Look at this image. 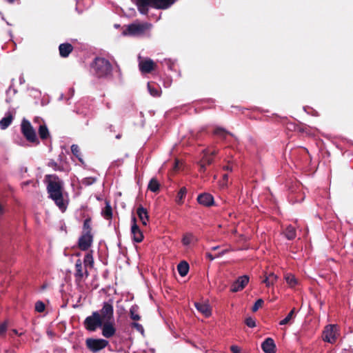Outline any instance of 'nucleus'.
Instances as JSON below:
<instances>
[{"mask_svg": "<svg viewBox=\"0 0 353 353\" xmlns=\"http://www.w3.org/2000/svg\"><path fill=\"white\" fill-rule=\"evenodd\" d=\"M39 135L42 140H46L49 137L50 133L46 125L43 124L39 126Z\"/></svg>", "mask_w": 353, "mask_h": 353, "instance_id": "nucleus-29", "label": "nucleus"}, {"mask_svg": "<svg viewBox=\"0 0 353 353\" xmlns=\"http://www.w3.org/2000/svg\"><path fill=\"white\" fill-rule=\"evenodd\" d=\"M48 165L53 168L55 170H59V166L58 165L57 163L54 161L49 162Z\"/></svg>", "mask_w": 353, "mask_h": 353, "instance_id": "nucleus-45", "label": "nucleus"}, {"mask_svg": "<svg viewBox=\"0 0 353 353\" xmlns=\"http://www.w3.org/2000/svg\"><path fill=\"white\" fill-rule=\"evenodd\" d=\"M174 2V0H136L139 12L142 14L148 13V8L165 9Z\"/></svg>", "mask_w": 353, "mask_h": 353, "instance_id": "nucleus-2", "label": "nucleus"}, {"mask_svg": "<svg viewBox=\"0 0 353 353\" xmlns=\"http://www.w3.org/2000/svg\"><path fill=\"white\" fill-rule=\"evenodd\" d=\"M94 74L98 78L107 77L111 74L112 67L110 61L105 58L97 57L92 63Z\"/></svg>", "mask_w": 353, "mask_h": 353, "instance_id": "nucleus-3", "label": "nucleus"}, {"mask_svg": "<svg viewBox=\"0 0 353 353\" xmlns=\"http://www.w3.org/2000/svg\"><path fill=\"white\" fill-rule=\"evenodd\" d=\"M187 193V189L185 187H182L177 193L176 198V202L181 205L183 203V199Z\"/></svg>", "mask_w": 353, "mask_h": 353, "instance_id": "nucleus-32", "label": "nucleus"}, {"mask_svg": "<svg viewBox=\"0 0 353 353\" xmlns=\"http://www.w3.org/2000/svg\"><path fill=\"white\" fill-rule=\"evenodd\" d=\"M203 157L199 162L200 172H205L206 170V166L211 165L214 161L213 158L207 152V149L203 150Z\"/></svg>", "mask_w": 353, "mask_h": 353, "instance_id": "nucleus-16", "label": "nucleus"}, {"mask_svg": "<svg viewBox=\"0 0 353 353\" xmlns=\"http://www.w3.org/2000/svg\"><path fill=\"white\" fill-rule=\"evenodd\" d=\"M139 68L142 73L148 74L155 70L157 64L151 59H146L139 62Z\"/></svg>", "mask_w": 353, "mask_h": 353, "instance_id": "nucleus-13", "label": "nucleus"}, {"mask_svg": "<svg viewBox=\"0 0 353 353\" xmlns=\"http://www.w3.org/2000/svg\"><path fill=\"white\" fill-rule=\"evenodd\" d=\"M102 335L106 338L110 339L116 333V328L114 325V321L104 322L101 326Z\"/></svg>", "mask_w": 353, "mask_h": 353, "instance_id": "nucleus-15", "label": "nucleus"}, {"mask_svg": "<svg viewBox=\"0 0 353 353\" xmlns=\"http://www.w3.org/2000/svg\"><path fill=\"white\" fill-rule=\"evenodd\" d=\"M102 214L107 220H110L112 218V209L109 202H105V206L102 211Z\"/></svg>", "mask_w": 353, "mask_h": 353, "instance_id": "nucleus-28", "label": "nucleus"}, {"mask_svg": "<svg viewBox=\"0 0 353 353\" xmlns=\"http://www.w3.org/2000/svg\"><path fill=\"white\" fill-rule=\"evenodd\" d=\"M263 303V300L261 299H259L258 300H256V301L254 303V305L252 307V311L254 312H256L260 307H262Z\"/></svg>", "mask_w": 353, "mask_h": 353, "instance_id": "nucleus-40", "label": "nucleus"}, {"mask_svg": "<svg viewBox=\"0 0 353 353\" xmlns=\"http://www.w3.org/2000/svg\"><path fill=\"white\" fill-rule=\"evenodd\" d=\"M139 307L136 305H132L130 309V316L134 321H139L140 315L138 314Z\"/></svg>", "mask_w": 353, "mask_h": 353, "instance_id": "nucleus-31", "label": "nucleus"}, {"mask_svg": "<svg viewBox=\"0 0 353 353\" xmlns=\"http://www.w3.org/2000/svg\"><path fill=\"white\" fill-rule=\"evenodd\" d=\"M189 268L188 263L185 261H181L177 265V270L181 276H185L188 274Z\"/></svg>", "mask_w": 353, "mask_h": 353, "instance_id": "nucleus-24", "label": "nucleus"}, {"mask_svg": "<svg viewBox=\"0 0 353 353\" xmlns=\"http://www.w3.org/2000/svg\"><path fill=\"white\" fill-rule=\"evenodd\" d=\"M223 180L227 181L228 179V174H223Z\"/></svg>", "mask_w": 353, "mask_h": 353, "instance_id": "nucleus-50", "label": "nucleus"}, {"mask_svg": "<svg viewBox=\"0 0 353 353\" xmlns=\"http://www.w3.org/2000/svg\"><path fill=\"white\" fill-rule=\"evenodd\" d=\"M108 341L103 339L88 338L85 340V345L87 348L92 352H97L108 345Z\"/></svg>", "mask_w": 353, "mask_h": 353, "instance_id": "nucleus-9", "label": "nucleus"}, {"mask_svg": "<svg viewBox=\"0 0 353 353\" xmlns=\"http://www.w3.org/2000/svg\"><path fill=\"white\" fill-rule=\"evenodd\" d=\"M160 184L156 178H152L150 179L148 189L152 192H157L159 190Z\"/></svg>", "mask_w": 353, "mask_h": 353, "instance_id": "nucleus-27", "label": "nucleus"}, {"mask_svg": "<svg viewBox=\"0 0 353 353\" xmlns=\"http://www.w3.org/2000/svg\"><path fill=\"white\" fill-rule=\"evenodd\" d=\"M249 282V277L247 275L239 276L231 285L230 291L237 292L242 290Z\"/></svg>", "mask_w": 353, "mask_h": 353, "instance_id": "nucleus-12", "label": "nucleus"}, {"mask_svg": "<svg viewBox=\"0 0 353 353\" xmlns=\"http://www.w3.org/2000/svg\"><path fill=\"white\" fill-rule=\"evenodd\" d=\"M73 50L74 48L70 43H61L59 46V54L63 58L68 57Z\"/></svg>", "mask_w": 353, "mask_h": 353, "instance_id": "nucleus-19", "label": "nucleus"}, {"mask_svg": "<svg viewBox=\"0 0 353 353\" xmlns=\"http://www.w3.org/2000/svg\"><path fill=\"white\" fill-rule=\"evenodd\" d=\"M284 234L288 240H293L296 236V230L293 226L289 225L285 230Z\"/></svg>", "mask_w": 353, "mask_h": 353, "instance_id": "nucleus-25", "label": "nucleus"}, {"mask_svg": "<svg viewBox=\"0 0 353 353\" xmlns=\"http://www.w3.org/2000/svg\"><path fill=\"white\" fill-rule=\"evenodd\" d=\"M7 330V323L6 322L0 325V336L5 334Z\"/></svg>", "mask_w": 353, "mask_h": 353, "instance_id": "nucleus-44", "label": "nucleus"}, {"mask_svg": "<svg viewBox=\"0 0 353 353\" xmlns=\"http://www.w3.org/2000/svg\"><path fill=\"white\" fill-rule=\"evenodd\" d=\"M85 329L89 332H95L101 327L103 322L101 320L98 311H94L90 316H87L83 321Z\"/></svg>", "mask_w": 353, "mask_h": 353, "instance_id": "nucleus-4", "label": "nucleus"}, {"mask_svg": "<svg viewBox=\"0 0 353 353\" xmlns=\"http://www.w3.org/2000/svg\"><path fill=\"white\" fill-rule=\"evenodd\" d=\"M131 327L135 328L137 331L143 333L144 332V329L143 326L139 323L134 322L131 324Z\"/></svg>", "mask_w": 353, "mask_h": 353, "instance_id": "nucleus-43", "label": "nucleus"}, {"mask_svg": "<svg viewBox=\"0 0 353 353\" xmlns=\"http://www.w3.org/2000/svg\"><path fill=\"white\" fill-rule=\"evenodd\" d=\"M213 134L223 141H225L228 135L233 136L232 133L221 127L215 128Z\"/></svg>", "mask_w": 353, "mask_h": 353, "instance_id": "nucleus-22", "label": "nucleus"}, {"mask_svg": "<svg viewBox=\"0 0 353 353\" xmlns=\"http://www.w3.org/2000/svg\"><path fill=\"white\" fill-rule=\"evenodd\" d=\"M96 181V178L86 177L82 180V184L86 186L92 185Z\"/></svg>", "mask_w": 353, "mask_h": 353, "instance_id": "nucleus-41", "label": "nucleus"}, {"mask_svg": "<svg viewBox=\"0 0 353 353\" xmlns=\"http://www.w3.org/2000/svg\"><path fill=\"white\" fill-rule=\"evenodd\" d=\"M337 325H326L323 332V339L324 341L334 343H335L337 338Z\"/></svg>", "mask_w": 353, "mask_h": 353, "instance_id": "nucleus-10", "label": "nucleus"}, {"mask_svg": "<svg viewBox=\"0 0 353 353\" xmlns=\"http://www.w3.org/2000/svg\"><path fill=\"white\" fill-rule=\"evenodd\" d=\"M285 279L288 284H289L291 287H294L297 284V280L296 277L291 274H288L285 276Z\"/></svg>", "mask_w": 353, "mask_h": 353, "instance_id": "nucleus-35", "label": "nucleus"}, {"mask_svg": "<svg viewBox=\"0 0 353 353\" xmlns=\"http://www.w3.org/2000/svg\"><path fill=\"white\" fill-rule=\"evenodd\" d=\"M206 257L209 259L210 261H213L215 259V257L213 256V255L209 252L206 253Z\"/></svg>", "mask_w": 353, "mask_h": 353, "instance_id": "nucleus-48", "label": "nucleus"}, {"mask_svg": "<svg viewBox=\"0 0 353 353\" xmlns=\"http://www.w3.org/2000/svg\"><path fill=\"white\" fill-rule=\"evenodd\" d=\"M230 350L232 353H240L241 349L236 345H232Z\"/></svg>", "mask_w": 353, "mask_h": 353, "instance_id": "nucleus-46", "label": "nucleus"}, {"mask_svg": "<svg viewBox=\"0 0 353 353\" xmlns=\"http://www.w3.org/2000/svg\"><path fill=\"white\" fill-rule=\"evenodd\" d=\"M46 305L41 301H38L35 303V311L37 312H43L45 310Z\"/></svg>", "mask_w": 353, "mask_h": 353, "instance_id": "nucleus-39", "label": "nucleus"}, {"mask_svg": "<svg viewBox=\"0 0 353 353\" xmlns=\"http://www.w3.org/2000/svg\"><path fill=\"white\" fill-rule=\"evenodd\" d=\"M150 24L148 23H131L127 26L123 34H129L131 36H139L144 34V32L150 28Z\"/></svg>", "mask_w": 353, "mask_h": 353, "instance_id": "nucleus-7", "label": "nucleus"}, {"mask_svg": "<svg viewBox=\"0 0 353 353\" xmlns=\"http://www.w3.org/2000/svg\"><path fill=\"white\" fill-rule=\"evenodd\" d=\"M218 248H219L218 246L213 247V248H212V250H217V249H218Z\"/></svg>", "mask_w": 353, "mask_h": 353, "instance_id": "nucleus-54", "label": "nucleus"}, {"mask_svg": "<svg viewBox=\"0 0 353 353\" xmlns=\"http://www.w3.org/2000/svg\"><path fill=\"white\" fill-rule=\"evenodd\" d=\"M261 348L265 353H276V345L272 338H267L262 343Z\"/></svg>", "mask_w": 353, "mask_h": 353, "instance_id": "nucleus-18", "label": "nucleus"}, {"mask_svg": "<svg viewBox=\"0 0 353 353\" xmlns=\"http://www.w3.org/2000/svg\"><path fill=\"white\" fill-rule=\"evenodd\" d=\"M276 279V275H275L274 273H270L268 275L265 276V279L263 280V283H265L267 287H269L271 285H273Z\"/></svg>", "mask_w": 353, "mask_h": 353, "instance_id": "nucleus-30", "label": "nucleus"}, {"mask_svg": "<svg viewBox=\"0 0 353 353\" xmlns=\"http://www.w3.org/2000/svg\"><path fill=\"white\" fill-rule=\"evenodd\" d=\"M196 310L203 314L205 317H209L212 314V310L210 305L207 303H194Z\"/></svg>", "mask_w": 353, "mask_h": 353, "instance_id": "nucleus-20", "label": "nucleus"}, {"mask_svg": "<svg viewBox=\"0 0 353 353\" xmlns=\"http://www.w3.org/2000/svg\"><path fill=\"white\" fill-rule=\"evenodd\" d=\"M74 281L77 285H81L85 279L89 276V272L85 267H83L81 259H77L75 263Z\"/></svg>", "mask_w": 353, "mask_h": 353, "instance_id": "nucleus-8", "label": "nucleus"}, {"mask_svg": "<svg viewBox=\"0 0 353 353\" xmlns=\"http://www.w3.org/2000/svg\"><path fill=\"white\" fill-rule=\"evenodd\" d=\"M148 88L152 96L155 97L160 96V92L159 89L152 86L150 83H148Z\"/></svg>", "mask_w": 353, "mask_h": 353, "instance_id": "nucleus-38", "label": "nucleus"}, {"mask_svg": "<svg viewBox=\"0 0 353 353\" xmlns=\"http://www.w3.org/2000/svg\"><path fill=\"white\" fill-rule=\"evenodd\" d=\"M84 267L87 268V267L92 268L94 265V259L92 256V251H90L84 256L83 259Z\"/></svg>", "mask_w": 353, "mask_h": 353, "instance_id": "nucleus-26", "label": "nucleus"}, {"mask_svg": "<svg viewBox=\"0 0 353 353\" xmlns=\"http://www.w3.org/2000/svg\"><path fill=\"white\" fill-rule=\"evenodd\" d=\"M245 323L249 327H254L256 326L255 320L252 317H248L245 320Z\"/></svg>", "mask_w": 353, "mask_h": 353, "instance_id": "nucleus-42", "label": "nucleus"}, {"mask_svg": "<svg viewBox=\"0 0 353 353\" xmlns=\"http://www.w3.org/2000/svg\"><path fill=\"white\" fill-rule=\"evenodd\" d=\"M71 151H72V153L76 157L78 158V159L80 161H82V159L81 158V150H80V148L77 145H72L71 146Z\"/></svg>", "mask_w": 353, "mask_h": 353, "instance_id": "nucleus-37", "label": "nucleus"}, {"mask_svg": "<svg viewBox=\"0 0 353 353\" xmlns=\"http://www.w3.org/2000/svg\"><path fill=\"white\" fill-rule=\"evenodd\" d=\"M13 116L11 112H8L5 117L0 121V128L2 130L6 129L12 123Z\"/></svg>", "mask_w": 353, "mask_h": 353, "instance_id": "nucleus-23", "label": "nucleus"}, {"mask_svg": "<svg viewBox=\"0 0 353 353\" xmlns=\"http://www.w3.org/2000/svg\"><path fill=\"white\" fill-rule=\"evenodd\" d=\"M98 312L99 317L103 323L114 321V307L112 300L104 302L101 309Z\"/></svg>", "mask_w": 353, "mask_h": 353, "instance_id": "nucleus-6", "label": "nucleus"}, {"mask_svg": "<svg viewBox=\"0 0 353 353\" xmlns=\"http://www.w3.org/2000/svg\"><path fill=\"white\" fill-rule=\"evenodd\" d=\"M93 241V235L82 233L79 239L78 246L83 251L88 250Z\"/></svg>", "mask_w": 353, "mask_h": 353, "instance_id": "nucleus-11", "label": "nucleus"}, {"mask_svg": "<svg viewBox=\"0 0 353 353\" xmlns=\"http://www.w3.org/2000/svg\"><path fill=\"white\" fill-rule=\"evenodd\" d=\"M194 240H196V239H195V236L193 235V234L186 233L183 236L182 243L184 245H189Z\"/></svg>", "mask_w": 353, "mask_h": 353, "instance_id": "nucleus-34", "label": "nucleus"}, {"mask_svg": "<svg viewBox=\"0 0 353 353\" xmlns=\"http://www.w3.org/2000/svg\"><path fill=\"white\" fill-rule=\"evenodd\" d=\"M47 182V192L49 198L54 201L55 204L61 210L67 208L63 200V182L56 174H48L46 176Z\"/></svg>", "mask_w": 353, "mask_h": 353, "instance_id": "nucleus-1", "label": "nucleus"}, {"mask_svg": "<svg viewBox=\"0 0 353 353\" xmlns=\"http://www.w3.org/2000/svg\"><path fill=\"white\" fill-rule=\"evenodd\" d=\"M137 214L143 225H146L149 220V215L147 210L140 205L137 209Z\"/></svg>", "mask_w": 353, "mask_h": 353, "instance_id": "nucleus-21", "label": "nucleus"}, {"mask_svg": "<svg viewBox=\"0 0 353 353\" xmlns=\"http://www.w3.org/2000/svg\"><path fill=\"white\" fill-rule=\"evenodd\" d=\"M21 131L24 137L30 143H39L35 130L30 122L26 119L22 120Z\"/></svg>", "mask_w": 353, "mask_h": 353, "instance_id": "nucleus-5", "label": "nucleus"}, {"mask_svg": "<svg viewBox=\"0 0 353 353\" xmlns=\"http://www.w3.org/2000/svg\"><path fill=\"white\" fill-rule=\"evenodd\" d=\"M197 201L204 206H211L214 203V198L209 193H202L197 196Z\"/></svg>", "mask_w": 353, "mask_h": 353, "instance_id": "nucleus-17", "label": "nucleus"}, {"mask_svg": "<svg viewBox=\"0 0 353 353\" xmlns=\"http://www.w3.org/2000/svg\"><path fill=\"white\" fill-rule=\"evenodd\" d=\"M3 213V208L2 205L0 204V214Z\"/></svg>", "mask_w": 353, "mask_h": 353, "instance_id": "nucleus-52", "label": "nucleus"}, {"mask_svg": "<svg viewBox=\"0 0 353 353\" xmlns=\"http://www.w3.org/2000/svg\"><path fill=\"white\" fill-rule=\"evenodd\" d=\"M30 181H26L22 183V185H28L29 184Z\"/></svg>", "mask_w": 353, "mask_h": 353, "instance_id": "nucleus-51", "label": "nucleus"}, {"mask_svg": "<svg viewBox=\"0 0 353 353\" xmlns=\"http://www.w3.org/2000/svg\"><path fill=\"white\" fill-rule=\"evenodd\" d=\"M223 169L230 172L232 171V168L230 165H225L223 167Z\"/></svg>", "mask_w": 353, "mask_h": 353, "instance_id": "nucleus-49", "label": "nucleus"}, {"mask_svg": "<svg viewBox=\"0 0 353 353\" xmlns=\"http://www.w3.org/2000/svg\"><path fill=\"white\" fill-rule=\"evenodd\" d=\"M83 233L92 234L91 218L90 217L85 219L83 222Z\"/></svg>", "mask_w": 353, "mask_h": 353, "instance_id": "nucleus-33", "label": "nucleus"}, {"mask_svg": "<svg viewBox=\"0 0 353 353\" xmlns=\"http://www.w3.org/2000/svg\"><path fill=\"white\" fill-rule=\"evenodd\" d=\"M132 225L131 227V232L133 241L137 243H141L143 239V234L137 224V219L135 216L132 218Z\"/></svg>", "mask_w": 353, "mask_h": 353, "instance_id": "nucleus-14", "label": "nucleus"}, {"mask_svg": "<svg viewBox=\"0 0 353 353\" xmlns=\"http://www.w3.org/2000/svg\"><path fill=\"white\" fill-rule=\"evenodd\" d=\"M294 314H295V308L294 307L293 309H292V310L288 313V314L287 315V316L283 319V320H281L279 323L280 325H286L288 324L290 320L294 317Z\"/></svg>", "mask_w": 353, "mask_h": 353, "instance_id": "nucleus-36", "label": "nucleus"}, {"mask_svg": "<svg viewBox=\"0 0 353 353\" xmlns=\"http://www.w3.org/2000/svg\"><path fill=\"white\" fill-rule=\"evenodd\" d=\"M13 332H14V334H18V332H17V330H13Z\"/></svg>", "mask_w": 353, "mask_h": 353, "instance_id": "nucleus-55", "label": "nucleus"}, {"mask_svg": "<svg viewBox=\"0 0 353 353\" xmlns=\"http://www.w3.org/2000/svg\"><path fill=\"white\" fill-rule=\"evenodd\" d=\"M207 152L209 154V155L210 157H212L213 158V157H214L215 155H216L218 154V150L214 148L213 150L210 151L208 149H207Z\"/></svg>", "mask_w": 353, "mask_h": 353, "instance_id": "nucleus-47", "label": "nucleus"}, {"mask_svg": "<svg viewBox=\"0 0 353 353\" xmlns=\"http://www.w3.org/2000/svg\"><path fill=\"white\" fill-rule=\"evenodd\" d=\"M121 137V134H118L116 136L117 139H120Z\"/></svg>", "mask_w": 353, "mask_h": 353, "instance_id": "nucleus-53", "label": "nucleus"}]
</instances>
